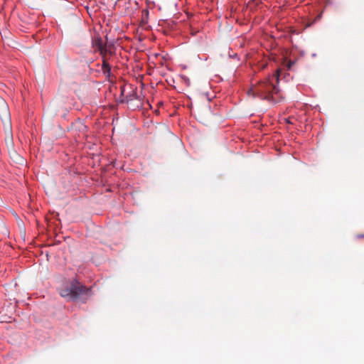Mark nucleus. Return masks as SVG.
Instances as JSON below:
<instances>
[{
  "mask_svg": "<svg viewBox=\"0 0 364 364\" xmlns=\"http://www.w3.org/2000/svg\"><path fill=\"white\" fill-rule=\"evenodd\" d=\"M280 72V69H278L274 76H269L264 80L259 81L256 85H252L247 91V95L253 97H257L261 100H267L272 103L277 102L280 97L279 90L277 86L273 84L272 80L275 77L278 82Z\"/></svg>",
  "mask_w": 364,
  "mask_h": 364,
  "instance_id": "nucleus-1",
  "label": "nucleus"
},
{
  "mask_svg": "<svg viewBox=\"0 0 364 364\" xmlns=\"http://www.w3.org/2000/svg\"><path fill=\"white\" fill-rule=\"evenodd\" d=\"M62 297L67 300H80L85 301L91 295V290L77 281H73L70 286L60 291Z\"/></svg>",
  "mask_w": 364,
  "mask_h": 364,
  "instance_id": "nucleus-2",
  "label": "nucleus"
},
{
  "mask_svg": "<svg viewBox=\"0 0 364 364\" xmlns=\"http://www.w3.org/2000/svg\"><path fill=\"white\" fill-rule=\"evenodd\" d=\"M0 117L4 125L11 128V119L9 107L4 99L0 97Z\"/></svg>",
  "mask_w": 364,
  "mask_h": 364,
  "instance_id": "nucleus-3",
  "label": "nucleus"
},
{
  "mask_svg": "<svg viewBox=\"0 0 364 364\" xmlns=\"http://www.w3.org/2000/svg\"><path fill=\"white\" fill-rule=\"evenodd\" d=\"M73 130L79 132L80 133L85 134L86 132L87 127L84 124L83 122L77 119L71 125Z\"/></svg>",
  "mask_w": 364,
  "mask_h": 364,
  "instance_id": "nucleus-4",
  "label": "nucleus"
},
{
  "mask_svg": "<svg viewBox=\"0 0 364 364\" xmlns=\"http://www.w3.org/2000/svg\"><path fill=\"white\" fill-rule=\"evenodd\" d=\"M95 45L97 48V49L100 51V53L103 55L107 52L106 45H104L101 38H97L95 41Z\"/></svg>",
  "mask_w": 364,
  "mask_h": 364,
  "instance_id": "nucleus-5",
  "label": "nucleus"
},
{
  "mask_svg": "<svg viewBox=\"0 0 364 364\" xmlns=\"http://www.w3.org/2000/svg\"><path fill=\"white\" fill-rule=\"evenodd\" d=\"M102 58H103V60H102V70L105 75H106L107 76L109 77L111 73V67L109 65V63L107 62L105 55H103Z\"/></svg>",
  "mask_w": 364,
  "mask_h": 364,
  "instance_id": "nucleus-6",
  "label": "nucleus"
},
{
  "mask_svg": "<svg viewBox=\"0 0 364 364\" xmlns=\"http://www.w3.org/2000/svg\"><path fill=\"white\" fill-rule=\"evenodd\" d=\"M295 64V62L294 60H289L287 62V68L289 70H290L291 68V67Z\"/></svg>",
  "mask_w": 364,
  "mask_h": 364,
  "instance_id": "nucleus-7",
  "label": "nucleus"
},
{
  "mask_svg": "<svg viewBox=\"0 0 364 364\" xmlns=\"http://www.w3.org/2000/svg\"><path fill=\"white\" fill-rule=\"evenodd\" d=\"M356 238H358V239H363V238L364 239V234H358L356 235Z\"/></svg>",
  "mask_w": 364,
  "mask_h": 364,
  "instance_id": "nucleus-8",
  "label": "nucleus"
}]
</instances>
